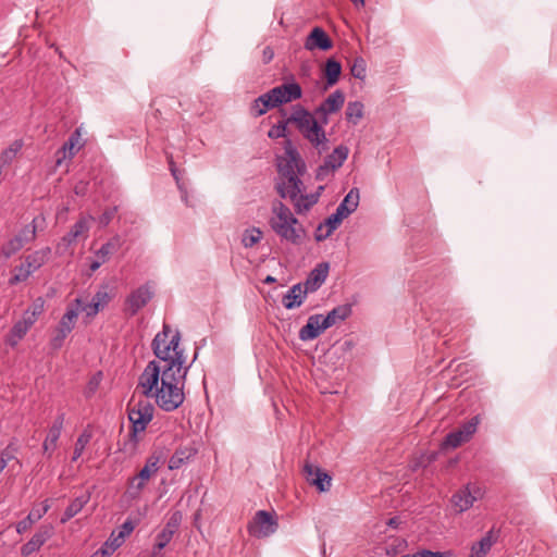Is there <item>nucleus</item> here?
I'll use <instances>...</instances> for the list:
<instances>
[{
	"mask_svg": "<svg viewBox=\"0 0 557 557\" xmlns=\"http://www.w3.org/2000/svg\"><path fill=\"white\" fill-rule=\"evenodd\" d=\"M188 368L176 373L171 367L161 372L153 361H150L138 379L137 389L147 398H154L156 404L164 411L177 409L185 399L184 381Z\"/></svg>",
	"mask_w": 557,
	"mask_h": 557,
	"instance_id": "obj_1",
	"label": "nucleus"
},
{
	"mask_svg": "<svg viewBox=\"0 0 557 557\" xmlns=\"http://www.w3.org/2000/svg\"><path fill=\"white\" fill-rule=\"evenodd\" d=\"M284 150L285 154L277 162L278 177L275 188L282 198L294 199L302 186L299 175L305 172L306 166L289 139L285 141Z\"/></svg>",
	"mask_w": 557,
	"mask_h": 557,
	"instance_id": "obj_2",
	"label": "nucleus"
},
{
	"mask_svg": "<svg viewBox=\"0 0 557 557\" xmlns=\"http://www.w3.org/2000/svg\"><path fill=\"white\" fill-rule=\"evenodd\" d=\"M180 341V332H173L168 324H163L162 332L158 333L153 338L152 349L159 361H152L161 369V372L169 367L176 373L185 370V357L183 350L178 348Z\"/></svg>",
	"mask_w": 557,
	"mask_h": 557,
	"instance_id": "obj_3",
	"label": "nucleus"
},
{
	"mask_svg": "<svg viewBox=\"0 0 557 557\" xmlns=\"http://www.w3.org/2000/svg\"><path fill=\"white\" fill-rule=\"evenodd\" d=\"M318 119L314 113L309 112L301 106H296L288 117V122L294 124L304 138L321 152L326 150L329 140Z\"/></svg>",
	"mask_w": 557,
	"mask_h": 557,
	"instance_id": "obj_4",
	"label": "nucleus"
},
{
	"mask_svg": "<svg viewBox=\"0 0 557 557\" xmlns=\"http://www.w3.org/2000/svg\"><path fill=\"white\" fill-rule=\"evenodd\" d=\"M269 223L282 239L289 243L299 244L305 235L302 225L289 208L280 200H275L272 205V216Z\"/></svg>",
	"mask_w": 557,
	"mask_h": 557,
	"instance_id": "obj_5",
	"label": "nucleus"
},
{
	"mask_svg": "<svg viewBox=\"0 0 557 557\" xmlns=\"http://www.w3.org/2000/svg\"><path fill=\"white\" fill-rule=\"evenodd\" d=\"M154 407L147 397L136 398L133 396L127 405V416L132 423L131 436L136 437L138 433L145 432L153 418Z\"/></svg>",
	"mask_w": 557,
	"mask_h": 557,
	"instance_id": "obj_6",
	"label": "nucleus"
},
{
	"mask_svg": "<svg viewBox=\"0 0 557 557\" xmlns=\"http://www.w3.org/2000/svg\"><path fill=\"white\" fill-rule=\"evenodd\" d=\"M301 95L302 90L298 83L292 82L276 86L259 97V101L263 102V108L257 111V115H262L269 109L278 107L283 103L297 100L301 98Z\"/></svg>",
	"mask_w": 557,
	"mask_h": 557,
	"instance_id": "obj_7",
	"label": "nucleus"
},
{
	"mask_svg": "<svg viewBox=\"0 0 557 557\" xmlns=\"http://www.w3.org/2000/svg\"><path fill=\"white\" fill-rule=\"evenodd\" d=\"M162 463L163 457L161 453H153L150 455L147 458L143 469L136 475L129 479L125 493L127 497L131 499L138 498L148 481L157 474Z\"/></svg>",
	"mask_w": 557,
	"mask_h": 557,
	"instance_id": "obj_8",
	"label": "nucleus"
},
{
	"mask_svg": "<svg viewBox=\"0 0 557 557\" xmlns=\"http://www.w3.org/2000/svg\"><path fill=\"white\" fill-rule=\"evenodd\" d=\"M51 249L49 247L41 248L25 257L23 263L14 269V273L9 280L10 285H15L26 281L32 273L41 268L49 259Z\"/></svg>",
	"mask_w": 557,
	"mask_h": 557,
	"instance_id": "obj_9",
	"label": "nucleus"
},
{
	"mask_svg": "<svg viewBox=\"0 0 557 557\" xmlns=\"http://www.w3.org/2000/svg\"><path fill=\"white\" fill-rule=\"evenodd\" d=\"M39 221L44 222L45 218H34L30 224L24 226L14 237L4 243L0 249L1 255L8 259L20 251L26 244L35 240Z\"/></svg>",
	"mask_w": 557,
	"mask_h": 557,
	"instance_id": "obj_10",
	"label": "nucleus"
},
{
	"mask_svg": "<svg viewBox=\"0 0 557 557\" xmlns=\"http://www.w3.org/2000/svg\"><path fill=\"white\" fill-rule=\"evenodd\" d=\"M278 528L276 515L265 510H259L247 525L248 533L255 537H268Z\"/></svg>",
	"mask_w": 557,
	"mask_h": 557,
	"instance_id": "obj_11",
	"label": "nucleus"
},
{
	"mask_svg": "<svg viewBox=\"0 0 557 557\" xmlns=\"http://www.w3.org/2000/svg\"><path fill=\"white\" fill-rule=\"evenodd\" d=\"M152 285L146 283L133 289L124 300L123 311L128 317L136 315L153 298Z\"/></svg>",
	"mask_w": 557,
	"mask_h": 557,
	"instance_id": "obj_12",
	"label": "nucleus"
},
{
	"mask_svg": "<svg viewBox=\"0 0 557 557\" xmlns=\"http://www.w3.org/2000/svg\"><path fill=\"white\" fill-rule=\"evenodd\" d=\"M77 317L78 308H69L63 314L50 341V345L53 349L62 347L64 339L74 329Z\"/></svg>",
	"mask_w": 557,
	"mask_h": 557,
	"instance_id": "obj_13",
	"label": "nucleus"
},
{
	"mask_svg": "<svg viewBox=\"0 0 557 557\" xmlns=\"http://www.w3.org/2000/svg\"><path fill=\"white\" fill-rule=\"evenodd\" d=\"M344 102L343 91L335 90L314 110V114L319 117L321 124H327V115L339 111Z\"/></svg>",
	"mask_w": 557,
	"mask_h": 557,
	"instance_id": "obj_14",
	"label": "nucleus"
},
{
	"mask_svg": "<svg viewBox=\"0 0 557 557\" xmlns=\"http://www.w3.org/2000/svg\"><path fill=\"white\" fill-rule=\"evenodd\" d=\"M482 496L481 488H470L466 485L463 488L456 492L451 497V504L456 512L461 513L472 507L473 503Z\"/></svg>",
	"mask_w": 557,
	"mask_h": 557,
	"instance_id": "obj_15",
	"label": "nucleus"
},
{
	"mask_svg": "<svg viewBox=\"0 0 557 557\" xmlns=\"http://www.w3.org/2000/svg\"><path fill=\"white\" fill-rule=\"evenodd\" d=\"M54 529L51 524L41 525L32 539L21 547V555L27 557L38 552L52 537Z\"/></svg>",
	"mask_w": 557,
	"mask_h": 557,
	"instance_id": "obj_16",
	"label": "nucleus"
},
{
	"mask_svg": "<svg viewBox=\"0 0 557 557\" xmlns=\"http://www.w3.org/2000/svg\"><path fill=\"white\" fill-rule=\"evenodd\" d=\"M304 46L305 49L309 51H313L315 49L326 51L333 47V42L323 28L314 27L307 36Z\"/></svg>",
	"mask_w": 557,
	"mask_h": 557,
	"instance_id": "obj_17",
	"label": "nucleus"
},
{
	"mask_svg": "<svg viewBox=\"0 0 557 557\" xmlns=\"http://www.w3.org/2000/svg\"><path fill=\"white\" fill-rule=\"evenodd\" d=\"M322 314H313L308 318L306 325L299 330V338L304 342L317 338L327 327H324Z\"/></svg>",
	"mask_w": 557,
	"mask_h": 557,
	"instance_id": "obj_18",
	"label": "nucleus"
},
{
	"mask_svg": "<svg viewBox=\"0 0 557 557\" xmlns=\"http://www.w3.org/2000/svg\"><path fill=\"white\" fill-rule=\"evenodd\" d=\"M349 149L346 146L336 147L324 161V164L319 168L318 177L322 176L324 172L335 171L343 165L347 159Z\"/></svg>",
	"mask_w": 557,
	"mask_h": 557,
	"instance_id": "obj_19",
	"label": "nucleus"
},
{
	"mask_svg": "<svg viewBox=\"0 0 557 557\" xmlns=\"http://www.w3.org/2000/svg\"><path fill=\"white\" fill-rule=\"evenodd\" d=\"M49 509L50 504L48 499L37 506H34L28 516L25 519L17 522L16 532L18 534H23L26 531H28L35 522L40 520L48 512Z\"/></svg>",
	"mask_w": 557,
	"mask_h": 557,
	"instance_id": "obj_20",
	"label": "nucleus"
},
{
	"mask_svg": "<svg viewBox=\"0 0 557 557\" xmlns=\"http://www.w3.org/2000/svg\"><path fill=\"white\" fill-rule=\"evenodd\" d=\"M305 474H315L314 479H309V483L314 485L320 492H327L331 488L332 478L321 468L307 462L304 467Z\"/></svg>",
	"mask_w": 557,
	"mask_h": 557,
	"instance_id": "obj_21",
	"label": "nucleus"
},
{
	"mask_svg": "<svg viewBox=\"0 0 557 557\" xmlns=\"http://www.w3.org/2000/svg\"><path fill=\"white\" fill-rule=\"evenodd\" d=\"M498 533L492 528L479 542L472 544L469 557H485L497 542Z\"/></svg>",
	"mask_w": 557,
	"mask_h": 557,
	"instance_id": "obj_22",
	"label": "nucleus"
},
{
	"mask_svg": "<svg viewBox=\"0 0 557 557\" xmlns=\"http://www.w3.org/2000/svg\"><path fill=\"white\" fill-rule=\"evenodd\" d=\"M81 132L75 129L67 141L64 143L62 148L57 152V164L60 165L64 159H72L81 149Z\"/></svg>",
	"mask_w": 557,
	"mask_h": 557,
	"instance_id": "obj_23",
	"label": "nucleus"
},
{
	"mask_svg": "<svg viewBox=\"0 0 557 557\" xmlns=\"http://www.w3.org/2000/svg\"><path fill=\"white\" fill-rule=\"evenodd\" d=\"M329 274V263H319L308 275L305 282V288L308 292H315L326 280Z\"/></svg>",
	"mask_w": 557,
	"mask_h": 557,
	"instance_id": "obj_24",
	"label": "nucleus"
},
{
	"mask_svg": "<svg viewBox=\"0 0 557 557\" xmlns=\"http://www.w3.org/2000/svg\"><path fill=\"white\" fill-rule=\"evenodd\" d=\"M64 420L65 414L60 413L53 421L51 428L49 429L48 435L42 444L44 453L53 451L55 449L57 442L63 429Z\"/></svg>",
	"mask_w": 557,
	"mask_h": 557,
	"instance_id": "obj_25",
	"label": "nucleus"
},
{
	"mask_svg": "<svg viewBox=\"0 0 557 557\" xmlns=\"http://www.w3.org/2000/svg\"><path fill=\"white\" fill-rule=\"evenodd\" d=\"M197 449L193 445L178 447L169 460V469L176 470L187 463L195 455Z\"/></svg>",
	"mask_w": 557,
	"mask_h": 557,
	"instance_id": "obj_26",
	"label": "nucleus"
},
{
	"mask_svg": "<svg viewBox=\"0 0 557 557\" xmlns=\"http://www.w3.org/2000/svg\"><path fill=\"white\" fill-rule=\"evenodd\" d=\"M90 500V494L89 493H83L82 495L75 497L71 504L66 507L64 510L60 522L62 524L66 523L70 519L74 518L76 515H78L83 508L89 503Z\"/></svg>",
	"mask_w": 557,
	"mask_h": 557,
	"instance_id": "obj_27",
	"label": "nucleus"
},
{
	"mask_svg": "<svg viewBox=\"0 0 557 557\" xmlns=\"http://www.w3.org/2000/svg\"><path fill=\"white\" fill-rule=\"evenodd\" d=\"M308 293L309 292L306 288L302 289L301 284L294 285L287 292V294L283 297V300H282L283 306L286 309H293V308L299 307L304 302Z\"/></svg>",
	"mask_w": 557,
	"mask_h": 557,
	"instance_id": "obj_28",
	"label": "nucleus"
},
{
	"mask_svg": "<svg viewBox=\"0 0 557 557\" xmlns=\"http://www.w3.org/2000/svg\"><path fill=\"white\" fill-rule=\"evenodd\" d=\"M304 185L300 186V190L296 194V197L294 199H289L293 202L296 212L299 214L308 211L319 200V193L304 195Z\"/></svg>",
	"mask_w": 557,
	"mask_h": 557,
	"instance_id": "obj_29",
	"label": "nucleus"
},
{
	"mask_svg": "<svg viewBox=\"0 0 557 557\" xmlns=\"http://www.w3.org/2000/svg\"><path fill=\"white\" fill-rule=\"evenodd\" d=\"M23 140L22 139H15L12 141L8 148L1 151L0 153V175L2 174V171L4 168L9 166L14 159L17 157V154L21 152L23 148Z\"/></svg>",
	"mask_w": 557,
	"mask_h": 557,
	"instance_id": "obj_30",
	"label": "nucleus"
},
{
	"mask_svg": "<svg viewBox=\"0 0 557 557\" xmlns=\"http://www.w3.org/2000/svg\"><path fill=\"white\" fill-rule=\"evenodd\" d=\"M359 203V190L351 189L344 200L338 205L336 210L338 211V215L347 218L350 213H352Z\"/></svg>",
	"mask_w": 557,
	"mask_h": 557,
	"instance_id": "obj_31",
	"label": "nucleus"
},
{
	"mask_svg": "<svg viewBox=\"0 0 557 557\" xmlns=\"http://www.w3.org/2000/svg\"><path fill=\"white\" fill-rule=\"evenodd\" d=\"M123 244V238L120 235H115L101 246V248L96 252V257L98 259H102V261H107L111 255L122 248Z\"/></svg>",
	"mask_w": 557,
	"mask_h": 557,
	"instance_id": "obj_32",
	"label": "nucleus"
},
{
	"mask_svg": "<svg viewBox=\"0 0 557 557\" xmlns=\"http://www.w3.org/2000/svg\"><path fill=\"white\" fill-rule=\"evenodd\" d=\"M351 313L348 305H343L331 310L325 317L323 315L324 327H331L339 321L345 320Z\"/></svg>",
	"mask_w": 557,
	"mask_h": 557,
	"instance_id": "obj_33",
	"label": "nucleus"
},
{
	"mask_svg": "<svg viewBox=\"0 0 557 557\" xmlns=\"http://www.w3.org/2000/svg\"><path fill=\"white\" fill-rule=\"evenodd\" d=\"M342 73V65L334 59H329L325 63L324 74L329 86H333L338 82Z\"/></svg>",
	"mask_w": 557,
	"mask_h": 557,
	"instance_id": "obj_34",
	"label": "nucleus"
},
{
	"mask_svg": "<svg viewBox=\"0 0 557 557\" xmlns=\"http://www.w3.org/2000/svg\"><path fill=\"white\" fill-rule=\"evenodd\" d=\"M30 327L23 323V321H17L13 327L11 329L7 343L11 346H15L28 332Z\"/></svg>",
	"mask_w": 557,
	"mask_h": 557,
	"instance_id": "obj_35",
	"label": "nucleus"
},
{
	"mask_svg": "<svg viewBox=\"0 0 557 557\" xmlns=\"http://www.w3.org/2000/svg\"><path fill=\"white\" fill-rule=\"evenodd\" d=\"M345 219L342 215H338V211L336 210L335 213L331 214L324 222L325 233L324 235H318L317 240L322 242L326 239L341 224V222Z\"/></svg>",
	"mask_w": 557,
	"mask_h": 557,
	"instance_id": "obj_36",
	"label": "nucleus"
},
{
	"mask_svg": "<svg viewBox=\"0 0 557 557\" xmlns=\"http://www.w3.org/2000/svg\"><path fill=\"white\" fill-rule=\"evenodd\" d=\"M345 114L347 121L356 125L363 116V104L360 101L349 102Z\"/></svg>",
	"mask_w": 557,
	"mask_h": 557,
	"instance_id": "obj_37",
	"label": "nucleus"
},
{
	"mask_svg": "<svg viewBox=\"0 0 557 557\" xmlns=\"http://www.w3.org/2000/svg\"><path fill=\"white\" fill-rule=\"evenodd\" d=\"M263 237V233L258 227L247 228L242 237V243L246 248H251Z\"/></svg>",
	"mask_w": 557,
	"mask_h": 557,
	"instance_id": "obj_38",
	"label": "nucleus"
},
{
	"mask_svg": "<svg viewBox=\"0 0 557 557\" xmlns=\"http://www.w3.org/2000/svg\"><path fill=\"white\" fill-rule=\"evenodd\" d=\"M114 290L109 285H102L94 295V299L100 304V307H107L114 298Z\"/></svg>",
	"mask_w": 557,
	"mask_h": 557,
	"instance_id": "obj_39",
	"label": "nucleus"
},
{
	"mask_svg": "<svg viewBox=\"0 0 557 557\" xmlns=\"http://www.w3.org/2000/svg\"><path fill=\"white\" fill-rule=\"evenodd\" d=\"M90 440L91 433L86 430L78 436L75 443L74 453L72 457L73 461H76L83 455V451L90 442Z\"/></svg>",
	"mask_w": 557,
	"mask_h": 557,
	"instance_id": "obj_40",
	"label": "nucleus"
},
{
	"mask_svg": "<svg viewBox=\"0 0 557 557\" xmlns=\"http://www.w3.org/2000/svg\"><path fill=\"white\" fill-rule=\"evenodd\" d=\"M468 442L466 437H463L462 432H459L458 430L450 432L446 435L443 447L444 448H457L463 443Z\"/></svg>",
	"mask_w": 557,
	"mask_h": 557,
	"instance_id": "obj_41",
	"label": "nucleus"
},
{
	"mask_svg": "<svg viewBox=\"0 0 557 557\" xmlns=\"http://www.w3.org/2000/svg\"><path fill=\"white\" fill-rule=\"evenodd\" d=\"M367 72V63L363 58L357 57L354 59L350 73L354 77L364 79Z\"/></svg>",
	"mask_w": 557,
	"mask_h": 557,
	"instance_id": "obj_42",
	"label": "nucleus"
},
{
	"mask_svg": "<svg viewBox=\"0 0 557 557\" xmlns=\"http://www.w3.org/2000/svg\"><path fill=\"white\" fill-rule=\"evenodd\" d=\"M124 541L120 537H117V534L115 531L111 533L109 539L103 543L101 546L107 553L111 556L119 547L122 546Z\"/></svg>",
	"mask_w": 557,
	"mask_h": 557,
	"instance_id": "obj_43",
	"label": "nucleus"
},
{
	"mask_svg": "<svg viewBox=\"0 0 557 557\" xmlns=\"http://www.w3.org/2000/svg\"><path fill=\"white\" fill-rule=\"evenodd\" d=\"M173 533L168 531L165 528L157 535L154 544V554L162 550L172 540Z\"/></svg>",
	"mask_w": 557,
	"mask_h": 557,
	"instance_id": "obj_44",
	"label": "nucleus"
},
{
	"mask_svg": "<svg viewBox=\"0 0 557 557\" xmlns=\"http://www.w3.org/2000/svg\"><path fill=\"white\" fill-rule=\"evenodd\" d=\"M287 124H290V122H288V119L286 121L278 122L276 125L271 127V129L268 133V136L273 139L285 137Z\"/></svg>",
	"mask_w": 557,
	"mask_h": 557,
	"instance_id": "obj_45",
	"label": "nucleus"
},
{
	"mask_svg": "<svg viewBox=\"0 0 557 557\" xmlns=\"http://www.w3.org/2000/svg\"><path fill=\"white\" fill-rule=\"evenodd\" d=\"M89 230L88 219L81 218L71 228V231L79 238L86 237Z\"/></svg>",
	"mask_w": 557,
	"mask_h": 557,
	"instance_id": "obj_46",
	"label": "nucleus"
},
{
	"mask_svg": "<svg viewBox=\"0 0 557 557\" xmlns=\"http://www.w3.org/2000/svg\"><path fill=\"white\" fill-rule=\"evenodd\" d=\"M478 423V418L474 417L469 422L463 424L460 429H458V431L462 432L463 437H466L467 441H469L471 436L475 433Z\"/></svg>",
	"mask_w": 557,
	"mask_h": 557,
	"instance_id": "obj_47",
	"label": "nucleus"
},
{
	"mask_svg": "<svg viewBox=\"0 0 557 557\" xmlns=\"http://www.w3.org/2000/svg\"><path fill=\"white\" fill-rule=\"evenodd\" d=\"M182 522V515L180 511H175L171 515L168 522L165 523L164 528L168 531H171L173 534L178 530L180 524Z\"/></svg>",
	"mask_w": 557,
	"mask_h": 557,
	"instance_id": "obj_48",
	"label": "nucleus"
},
{
	"mask_svg": "<svg viewBox=\"0 0 557 557\" xmlns=\"http://www.w3.org/2000/svg\"><path fill=\"white\" fill-rule=\"evenodd\" d=\"M81 309L86 313L87 318H94L99 311L103 310L104 307H100V304L92 298L89 304L83 306Z\"/></svg>",
	"mask_w": 557,
	"mask_h": 557,
	"instance_id": "obj_49",
	"label": "nucleus"
},
{
	"mask_svg": "<svg viewBox=\"0 0 557 557\" xmlns=\"http://www.w3.org/2000/svg\"><path fill=\"white\" fill-rule=\"evenodd\" d=\"M117 212L116 207L107 208L103 213L99 216V224L101 226H107L110 224V222L114 219L115 214Z\"/></svg>",
	"mask_w": 557,
	"mask_h": 557,
	"instance_id": "obj_50",
	"label": "nucleus"
},
{
	"mask_svg": "<svg viewBox=\"0 0 557 557\" xmlns=\"http://www.w3.org/2000/svg\"><path fill=\"white\" fill-rule=\"evenodd\" d=\"M101 379H102V373L101 372H98L97 374H95L88 382L87 384V395L90 396L92 395L97 388L99 387L100 385V382H101Z\"/></svg>",
	"mask_w": 557,
	"mask_h": 557,
	"instance_id": "obj_51",
	"label": "nucleus"
},
{
	"mask_svg": "<svg viewBox=\"0 0 557 557\" xmlns=\"http://www.w3.org/2000/svg\"><path fill=\"white\" fill-rule=\"evenodd\" d=\"M28 310L35 317H39L45 310V300L41 297H38L34 302L28 307Z\"/></svg>",
	"mask_w": 557,
	"mask_h": 557,
	"instance_id": "obj_52",
	"label": "nucleus"
},
{
	"mask_svg": "<svg viewBox=\"0 0 557 557\" xmlns=\"http://www.w3.org/2000/svg\"><path fill=\"white\" fill-rule=\"evenodd\" d=\"M134 530V524L132 521H125L120 528H119V531L116 532L117 534V537L122 539L123 541H125V537L128 536Z\"/></svg>",
	"mask_w": 557,
	"mask_h": 557,
	"instance_id": "obj_53",
	"label": "nucleus"
},
{
	"mask_svg": "<svg viewBox=\"0 0 557 557\" xmlns=\"http://www.w3.org/2000/svg\"><path fill=\"white\" fill-rule=\"evenodd\" d=\"M14 459L13 451L10 450L9 447H7L0 454V473L4 470V468L8 466V462L10 460Z\"/></svg>",
	"mask_w": 557,
	"mask_h": 557,
	"instance_id": "obj_54",
	"label": "nucleus"
},
{
	"mask_svg": "<svg viewBox=\"0 0 557 557\" xmlns=\"http://www.w3.org/2000/svg\"><path fill=\"white\" fill-rule=\"evenodd\" d=\"M420 557H454L451 552H432L429 549L420 550Z\"/></svg>",
	"mask_w": 557,
	"mask_h": 557,
	"instance_id": "obj_55",
	"label": "nucleus"
},
{
	"mask_svg": "<svg viewBox=\"0 0 557 557\" xmlns=\"http://www.w3.org/2000/svg\"><path fill=\"white\" fill-rule=\"evenodd\" d=\"M37 319L38 318L32 314V312L27 309L23 313L21 321H23V323L26 324L28 327H32L33 324L37 321Z\"/></svg>",
	"mask_w": 557,
	"mask_h": 557,
	"instance_id": "obj_56",
	"label": "nucleus"
},
{
	"mask_svg": "<svg viewBox=\"0 0 557 557\" xmlns=\"http://www.w3.org/2000/svg\"><path fill=\"white\" fill-rule=\"evenodd\" d=\"M78 239V237L70 230V232L63 236L62 243L66 245H71L75 243Z\"/></svg>",
	"mask_w": 557,
	"mask_h": 557,
	"instance_id": "obj_57",
	"label": "nucleus"
},
{
	"mask_svg": "<svg viewBox=\"0 0 557 557\" xmlns=\"http://www.w3.org/2000/svg\"><path fill=\"white\" fill-rule=\"evenodd\" d=\"M263 108V102L262 101H259V97L253 101V104H252V111H253V114L255 116H258L257 115V111L259 109H262Z\"/></svg>",
	"mask_w": 557,
	"mask_h": 557,
	"instance_id": "obj_58",
	"label": "nucleus"
},
{
	"mask_svg": "<svg viewBox=\"0 0 557 557\" xmlns=\"http://www.w3.org/2000/svg\"><path fill=\"white\" fill-rule=\"evenodd\" d=\"M263 58H264V62H270L273 58V51L267 47L264 50H263Z\"/></svg>",
	"mask_w": 557,
	"mask_h": 557,
	"instance_id": "obj_59",
	"label": "nucleus"
},
{
	"mask_svg": "<svg viewBox=\"0 0 557 557\" xmlns=\"http://www.w3.org/2000/svg\"><path fill=\"white\" fill-rule=\"evenodd\" d=\"M90 557H110V555L107 553V550L100 547Z\"/></svg>",
	"mask_w": 557,
	"mask_h": 557,
	"instance_id": "obj_60",
	"label": "nucleus"
},
{
	"mask_svg": "<svg viewBox=\"0 0 557 557\" xmlns=\"http://www.w3.org/2000/svg\"><path fill=\"white\" fill-rule=\"evenodd\" d=\"M106 261H102V259H98L94 262H91L90 264V270L91 271H96L102 263H104Z\"/></svg>",
	"mask_w": 557,
	"mask_h": 557,
	"instance_id": "obj_61",
	"label": "nucleus"
},
{
	"mask_svg": "<svg viewBox=\"0 0 557 557\" xmlns=\"http://www.w3.org/2000/svg\"><path fill=\"white\" fill-rule=\"evenodd\" d=\"M170 169H171V172H172V175L174 176V178L176 181H178V173H177V170L174 168V163L172 160L170 161Z\"/></svg>",
	"mask_w": 557,
	"mask_h": 557,
	"instance_id": "obj_62",
	"label": "nucleus"
},
{
	"mask_svg": "<svg viewBox=\"0 0 557 557\" xmlns=\"http://www.w3.org/2000/svg\"><path fill=\"white\" fill-rule=\"evenodd\" d=\"M355 7L359 8V7H364V0H350Z\"/></svg>",
	"mask_w": 557,
	"mask_h": 557,
	"instance_id": "obj_63",
	"label": "nucleus"
},
{
	"mask_svg": "<svg viewBox=\"0 0 557 557\" xmlns=\"http://www.w3.org/2000/svg\"><path fill=\"white\" fill-rule=\"evenodd\" d=\"M401 557H420V550L414 553V554H406V555H403Z\"/></svg>",
	"mask_w": 557,
	"mask_h": 557,
	"instance_id": "obj_64",
	"label": "nucleus"
}]
</instances>
